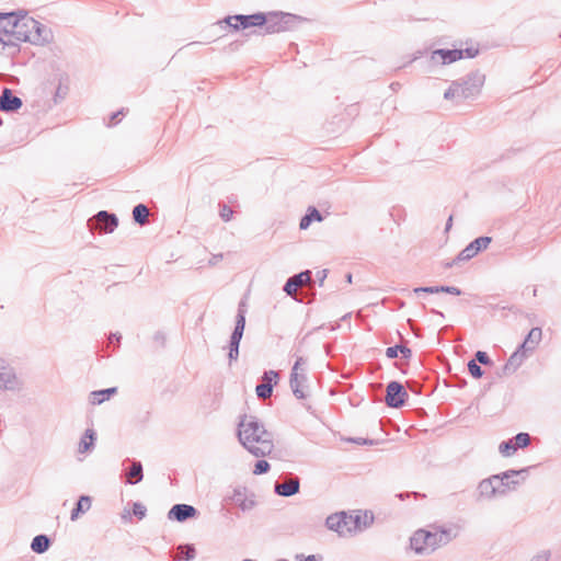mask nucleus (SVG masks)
Wrapping results in <instances>:
<instances>
[{
  "instance_id": "nucleus-10",
  "label": "nucleus",
  "mask_w": 561,
  "mask_h": 561,
  "mask_svg": "<svg viewBox=\"0 0 561 561\" xmlns=\"http://www.w3.org/2000/svg\"><path fill=\"white\" fill-rule=\"evenodd\" d=\"M118 225V218L115 214L106 210L99 211L88 221V226L91 230H99L103 233H111Z\"/></svg>"
},
{
  "instance_id": "nucleus-42",
  "label": "nucleus",
  "mask_w": 561,
  "mask_h": 561,
  "mask_svg": "<svg viewBox=\"0 0 561 561\" xmlns=\"http://www.w3.org/2000/svg\"><path fill=\"white\" fill-rule=\"evenodd\" d=\"M351 517V526L353 529V533H356L357 530L362 529V516L359 514L350 515Z\"/></svg>"
},
{
  "instance_id": "nucleus-45",
  "label": "nucleus",
  "mask_w": 561,
  "mask_h": 561,
  "mask_svg": "<svg viewBox=\"0 0 561 561\" xmlns=\"http://www.w3.org/2000/svg\"><path fill=\"white\" fill-rule=\"evenodd\" d=\"M461 51H462V58L463 57L474 58L479 54V49L473 48V47H468L466 49H461Z\"/></svg>"
},
{
  "instance_id": "nucleus-54",
  "label": "nucleus",
  "mask_w": 561,
  "mask_h": 561,
  "mask_svg": "<svg viewBox=\"0 0 561 561\" xmlns=\"http://www.w3.org/2000/svg\"><path fill=\"white\" fill-rule=\"evenodd\" d=\"M431 289H432V286H427V287H416V288H414V293H415V294H419V293H426V294H431Z\"/></svg>"
},
{
  "instance_id": "nucleus-13",
  "label": "nucleus",
  "mask_w": 561,
  "mask_h": 561,
  "mask_svg": "<svg viewBox=\"0 0 561 561\" xmlns=\"http://www.w3.org/2000/svg\"><path fill=\"white\" fill-rule=\"evenodd\" d=\"M325 526L340 536H347L353 534L351 526V517L345 512H339L331 514L325 519Z\"/></svg>"
},
{
  "instance_id": "nucleus-18",
  "label": "nucleus",
  "mask_w": 561,
  "mask_h": 561,
  "mask_svg": "<svg viewBox=\"0 0 561 561\" xmlns=\"http://www.w3.org/2000/svg\"><path fill=\"white\" fill-rule=\"evenodd\" d=\"M20 15L19 11L0 12V31L8 37L14 34L15 24Z\"/></svg>"
},
{
  "instance_id": "nucleus-57",
  "label": "nucleus",
  "mask_w": 561,
  "mask_h": 561,
  "mask_svg": "<svg viewBox=\"0 0 561 561\" xmlns=\"http://www.w3.org/2000/svg\"><path fill=\"white\" fill-rule=\"evenodd\" d=\"M351 442L356 443V444H367L368 443V440L365 438H352Z\"/></svg>"
},
{
  "instance_id": "nucleus-53",
  "label": "nucleus",
  "mask_w": 561,
  "mask_h": 561,
  "mask_svg": "<svg viewBox=\"0 0 561 561\" xmlns=\"http://www.w3.org/2000/svg\"><path fill=\"white\" fill-rule=\"evenodd\" d=\"M121 339H122V335L118 334V333H112L108 337V342L110 343H113V341H116L117 344H119L121 342Z\"/></svg>"
},
{
  "instance_id": "nucleus-37",
  "label": "nucleus",
  "mask_w": 561,
  "mask_h": 561,
  "mask_svg": "<svg viewBox=\"0 0 561 561\" xmlns=\"http://www.w3.org/2000/svg\"><path fill=\"white\" fill-rule=\"evenodd\" d=\"M270 469H271V465L266 460L260 459L254 465L253 473L254 474H264V473H267L270 471Z\"/></svg>"
},
{
  "instance_id": "nucleus-23",
  "label": "nucleus",
  "mask_w": 561,
  "mask_h": 561,
  "mask_svg": "<svg viewBox=\"0 0 561 561\" xmlns=\"http://www.w3.org/2000/svg\"><path fill=\"white\" fill-rule=\"evenodd\" d=\"M306 381L305 374L290 373L289 385L294 396L297 399H304L306 397L302 390V383Z\"/></svg>"
},
{
  "instance_id": "nucleus-43",
  "label": "nucleus",
  "mask_w": 561,
  "mask_h": 561,
  "mask_svg": "<svg viewBox=\"0 0 561 561\" xmlns=\"http://www.w3.org/2000/svg\"><path fill=\"white\" fill-rule=\"evenodd\" d=\"M440 293H446V294L456 295V296L461 295V290L458 287L445 286V285L440 286Z\"/></svg>"
},
{
  "instance_id": "nucleus-47",
  "label": "nucleus",
  "mask_w": 561,
  "mask_h": 561,
  "mask_svg": "<svg viewBox=\"0 0 561 561\" xmlns=\"http://www.w3.org/2000/svg\"><path fill=\"white\" fill-rule=\"evenodd\" d=\"M398 348L399 346H389L387 350H386V356L389 358V359H393L396 357H398Z\"/></svg>"
},
{
  "instance_id": "nucleus-48",
  "label": "nucleus",
  "mask_w": 561,
  "mask_h": 561,
  "mask_svg": "<svg viewBox=\"0 0 561 561\" xmlns=\"http://www.w3.org/2000/svg\"><path fill=\"white\" fill-rule=\"evenodd\" d=\"M304 364H305V359L302 357H297V359L291 368V373H299V369Z\"/></svg>"
},
{
  "instance_id": "nucleus-41",
  "label": "nucleus",
  "mask_w": 561,
  "mask_h": 561,
  "mask_svg": "<svg viewBox=\"0 0 561 561\" xmlns=\"http://www.w3.org/2000/svg\"><path fill=\"white\" fill-rule=\"evenodd\" d=\"M220 211L219 215L224 221H230L233 215V210L226 204H219Z\"/></svg>"
},
{
  "instance_id": "nucleus-11",
  "label": "nucleus",
  "mask_w": 561,
  "mask_h": 561,
  "mask_svg": "<svg viewBox=\"0 0 561 561\" xmlns=\"http://www.w3.org/2000/svg\"><path fill=\"white\" fill-rule=\"evenodd\" d=\"M225 501L234 503L242 512H249L256 505L255 494L245 486H237L232 494L227 496Z\"/></svg>"
},
{
  "instance_id": "nucleus-39",
  "label": "nucleus",
  "mask_w": 561,
  "mask_h": 561,
  "mask_svg": "<svg viewBox=\"0 0 561 561\" xmlns=\"http://www.w3.org/2000/svg\"><path fill=\"white\" fill-rule=\"evenodd\" d=\"M278 378H279V375L277 371L267 370V371H264V374L262 376V382L263 383H273V386H274L277 383Z\"/></svg>"
},
{
  "instance_id": "nucleus-40",
  "label": "nucleus",
  "mask_w": 561,
  "mask_h": 561,
  "mask_svg": "<svg viewBox=\"0 0 561 561\" xmlns=\"http://www.w3.org/2000/svg\"><path fill=\"white\" fill-rule=\"evenodd\" d=\"M133 514L139 519H144L146 517V514H147V508L146 506L140 503V502H135L133 504Z\"/></svg>"
},
{
  "instance_id": "nucleus-19",
  "label": "nucleus",
  "mask_w": 561,
  "mask_h": 561,
  "mask_svg": "<svg viewBox=\"0 0 561 561\" xmlns=\"http://www.w3.org/2000/svg\"><path fill=\"white\" fill-rule=\"evenodd\" d=\"M526 358V353L519 347L510 356L506 364L502 367V373L499 376H508L514 374L517 368L523 364Z\"/></svg>"
},
{
  "instance_id": "nucleus-35",
  "label": "nucleus",
  "mask_w": 561,
  "mask_h": 561,
  "mask_svg": "<svg viewBox=\"0 0 561 561\" xmlns=\"http://www.w3.org/2000/svg\"><path fill=\"white\" fill-rule=\"evenodd\" d=\"M499 451L504 457H510L513 454L517 451L516 447L514 446L513 439L503 440L499 446Z\"/></svg>"
},
{
  "instance_id": "nucleus-26",
  "label": "nucleus",
  "mask_w": 561,
  "mask_h": 561,
  "mask_svg": "<svg viewBox=\"0 0 561 561\" xmlns=\"http://www.w3.org/2000/svg\"><path fill=\"white\" fill-rule=\"evenodd\" d=\"M96 439V433L92 428H87L83 436L81 437L78 446V451L84 454L94 447Z\"/></svg>"
},
{
  "instance_id": "nucleus-52",
  "label": "nucleus",
  "mask_w": 561,
  "mask_h": 561,
  "mask_svg": "<svg viewBox=\"0 0 561 561\" xmlns=\"http://www.w3.org/2000/svg\"><path fill=\"white\" fill-rule=\"evenodd\" d=\"M411 495H412V493H409V492H407V493H399V494H397V497H399L400 500H404L407 497H410ZM413 495L415 497H419V496L423 497V496H425L424 494H420V493H416V492H413Z\"/></svg>"
},
{
  "instance_id": "nucleus-17",
  "label": "nucleus",
  "mask_w": 561,
  "mask_h": 561,
  "mask_svg": "<svg viewBox=\"0 0 561 561\" xmlns=\"http://www.w3.org/2000/svg\"><path fill=\"white\" fill-rule=\"evenodd\" d=\"M309 282H311V272L309 270H306V271H302L298 274L290 276L286 280L283 290L288 296H293L297 291L298 287H300L305 284H308Z\"/></svg>"
},
{
  "instance_id": "nucleus-61",
  "label": "nucleus",
  "mask_w": 561,
  "mask_h": 561,
  "mask_svg": "<svg viewBox=\"0 0 561 561\" xmlns=\"http://www.w3.org/2000/svg\"><path fill=\"white\" fill-rule=\"evenodd\" d=\"M467 385V381L466 379L461 378L459 381H458V386L459 387H465Z\"/></svg>"
},
{
  "instance_id": "nucleus-2",
  "label": "nucleus",
  "mask_w": 561,
  "mask_h": 561,
  "mask_svg": "<svg viewBox=\"0 0 561 561\" xmlns=\"http://www.w3.org/2000/svg\"><path fill=\"white\" fill-rule=\"evenodd\" d=\"M529 469L530 467L519 470L511 469L481 480L477 486V499L493 500L497 496H505L508 492L514 491L519 484V481L514 478L520 476L522 479L525 480Z\"/></svg>"
},
{
  "instance_id": "nucleus-46",
  "label": "nucleus",
  "mask_w": 561,
  "mask_h": 561,
  "mask_svg": "<svg viewBox=\"0 0 561 561\" xmlns=\"http://www.w3.org/2000/svg\"><path fill=\"white\" fill-rule=\"evenodd\" d=\"M407 386L412 392L416 394L421 393V385L417 381H408Z\"/></svg>"
},
{
  "instance_id": "nucleus-3",
  "label": "nucleus",
  "mask_w": 561,
  "mask_h": 561,
  "mask_svg": "<svg viewBox=\"0 0 561 561\" xmlns=\"http://www.w3.org/2000/svg\"><path fill=\"white\" fill-rule=\"evenodd\" d=\"M18 42H27L33 45H45L53 39L49 27L27 15L26 11L20 10L18 23L12 36Z\"/></svg>"
},
{
  "instance_id": "nucleus-44",
  "label": "nucleus",
  "mask_w": 561,
  "mask_h": 561,
  "mask_svg": "<svg viewBox=\"0 0 561 561\" xmlns=\"http://www.w3.org/2000/svg\"><path fill=\"white\" fill-rule=\"evenodd\" d=\"M550 559V551L543 550L536 556H534L529 561H549Z\"/></svg>"
},
{
  "instance_id": "nucleus-8",
  "label": "nucleus",
  "mask_w": 561,
  "mask_h": 561,
  "mask_svg": "<svg viewBox=\"0 0 561 561\" xmlns=\"http://www.w3.org/2000/svg\"><path fill=\"white\" fill-rule=\"evenodd\" d=\"M491 242L492 238L486 236L474 239L463 250H461L451 262H447L445 267H451L458 262L468 261L474 257L479 252L485 250Z\"/></svg>"
},
{
  "instance_id": "nucleus-14",
  "label": "nucleus",
  "mask_w": 561,
  "mask_h": 561,
  "mask_svg": "<svg viewBox=\"0 0 561 561\" xmlns=\"http://www.w3.org/2000/svg\"><path fill=\"white\" fill-rule=\"evenodd\" d=\"M4 364L5 360L0 358V390H19L21 383L14 369L11 367H7Z\"/></svg>"
},
{
  "instance_id": "nucleus-15",
  "label": "nucleus",
  "mask_w": 561,
  "mask_h": 561,
  "mask_svg": "<svg viewBox=\"0 0 561 561\" xmlns=\"http://www.w3.org/2000/svg\"><path fill=\"white\" fill-rule=\"evenodd\" d=\"M198 511L193 505L190 504H175L168 512V518L170 520H175L179 523H183L190 518H195L198 516Z\"/></svg>"
},
{
  "instance_id": "nucleus-25",
  "label": "nucleus",
  "mask_w": 561,
  "mask_h": 561,
  "mask_svg": "<svg viewBox=\"0 0 561 561\" xmlns=\"http://www.w3.org/2000/svg\"><path fill=\"white\" fill-rule=\"evenodd\" d=\"M51 545V540L47 535L41 534L33 538L31 542V549L35 553H45Z\"/></svg>"
},
{
  "instance_id": "nucleus-16",
  "label": "nucleus",
  "mask_w": 561,
  "mask_h": 561,
  "mask_svg": "<svg viewBox=\"0 0 561 561\" xmlns=\"http://www.w3.org/2000/svg\"><path fill=\"white\" fill-rule=\"evenodd\" d=\"M23 105L22 100L14 95L12 90L4 88L0 95V111L5 113H13L21 108Z\"/></svg>"
},
{
  "instance_id": "nucleus-9",
  "label": "nucleus",
  "mask_w": 561,
  "mask_h": 561,
  "mask_svg": "<svg viewBox=\"0 0 561 561\" xmlns=\"http://www.w3.org/2000/svg\"><path fill=\"white\" fill-rule=\"evenodd\" d=\"M225 22L234 31H239L240 28H248L251 26H263L264 22H266V15L262 12L249 15L237 14L227 16Z\"/></svg>"
},
{
  "instance_id": "nucleus-20",
  "label": "nucleus",
  "mask_w": 561,
  "mask_h": 561,
  "mask_svg": "<svg viewBox=\"0 0 561 561\" xmlns=\"http://www.w3.org/2000/svg\"><path fill=\"white\" fill-rule=\"evenodd\" d=\"M300 490V481L298 477L283 483L276 482L274 485V492L283 497H289L297 494Z\"/></svg>"
},
{
  "instance_id": "nucleus-30",
  "label": "nucleus",
  "mask_w": 561,
  "mask_h": 561,
  "mask_svg": "<svg viewBox=\"0 0 561 561\" xmlns=\"http://www.w3.org/2000/svg\"><path fill=\"white\" fill-rule=\"evenodd\" d=\"M116 392H117L116 387L92 391L91 392V403L92 404H101L104 401L108 400Z\"/></svg>"
},
{
  "instance_id": "nucleus-63",
  "label": "nucleus",
  "mask_w": 561,
  "mask_h": 561,
  "mask_svg": "<svg viewBox=\"0 0 561 561\" xmlns=\"http://www.w3.org/2000/svg\"><path fill=\"white\" fill-rule=\"evenodd\" d=\"M396 346H399V348H398V353H399V352L401 353V350L404 347V344H397Z\"/></svg>"
},
{
  "instance_id": "nucleus-50",
  "label": "nucleus",
  "mask_w": 561,
  "mask_h": 561,
  "mask_svg": "<svg viewBox=\"0 0 561 561\" xmlns=\"http://www.w3.org/2000/svg\"><path fill=\"white\" fill-rule=\"evenodd\" d=\"M401 356L404 359H410L412 357V351L407 345L401 350Z\"/></svg>"
},
{
  "instance_id": "nucleus-28",
  "label": "nucleus",
  "mask_w": 561,
  "mask_h": 561,
  "mask_svg": "<svg viewBox=\"0 0 561 561\" xmlns=\"http://www.w3.org/2000/svg\"><path fill=\"white\" fill-rule=\"evenodd\" d=\"M91 497L88 495H81L76 503V506L71 511L70 519L76 520L80 514L87 512L91 507Z\"/></svg>"
},
{
  "instance_id": "nucleus-33",
  "label": "nucleus",
  "mask_w": 561,
  "mask_h": 561,
  "mask_svg": "<svg viewBox=\"0 0 561 561\" xmlns=\"http://www.w3.org/2000/svg\"><path fill=\"white\" fill-rule=\"evenodd\" d=\"M255 392L259 399H268L273 393V383H259L255 387Z\"/></svg>"
},
{
  "instance_id": "nucleus-59",
  "label": "nucleus",
  "mask_w": 561,
  "mask_h": 561,
  "mask_svg": "<svg viewBox=\"0 0 561 561\" xmlns=\"http://www.w3.org/2000/svg\"><path fill=\"white\" fill-rule=\"evenodd\" d=\"M440 293V286H432L431 294H438Z\"/></svg>"
},
{
  "instance_id": "nucleus-12",
  "label": "nucleus",
  "mask_w": 561,
  "mask_h": 561,
  "mask_svg": "<svg viewBox=\"0 0 561 561\" xmlns=\"http://www.w3.org/2000/svg\"><path fill=\"white\" fill-rule=\"evenodd\" d=\"M408 399V392L403 385L399 381H390L386 388L385 402L387 407L399 409L402 408Z\"/></svg>"
},
{
  "instance_id": "nucleus-21",
  "label": "nucleus",
  "mask_w": 561,
  "mask_h": 561,
  "mask_svg": "<svg viewBox=\"0 0 561 561\" xmlns=\"http://www.w3.org/2000/svg\"><path fill=\"white\" fill-rule=\"evenodd\" d=\"M432 58L435 60L439 58L443 65L455 62L462 58L461 49H436L432 54Z\"/></svg>"
},
{
  "instance_id": "nucleus-60",
  "label": "nucleus",
  "mask_w": 561,
  "mask_h": 561,
  "mask_svg": "<svg viewBox=\"0 0 561 561\" xmlns=\"http://www.w3.org/2000/svg\"><path fill=\"white\" fill-rule=\"evenodd\" d=\"M453 216H449L447 224H446V230H449L451 227Z\"/></svg>"
},
{
  "instance_id": "nucleus-34",
  "label": "nucleus",
  "mask_w": 561,
  "mask_h": 561,
  "mask_svg": "<svg viewBox=\"0 0 561 561\" xmlns=\"http://www.w3.org/2000/svg\"><path fill=\"white\" fill-rule=\"evenodd\" d=\"M516 449L526 448L530 444V435L528 433H518L513 438Z\"/></svg>"
},
{
  "instance_id": "nucleus-4",
  "label": "nucleus",
  "mask_w": 561,
  "mask_h": 561,
  "mask_svg": "<svg viewBox=\"0 0 561 561\" xmlns=\"http://www.w3.org/2000/svg\"><path fill=\"white\" fill-rule=\"evenodd\" d=\"M484 81L485 76L482 72L479 70L471 71L466 77L453 81L445 91L444 98L446 100L476 99L481 93Z\"/></svg>"
},
{
  "instance_id": "nucleus-62",
  "label": "nucleus",
  "mask_w": 561,
  "mask_h": 561,
  "mask_svg": "<svg viewBox=\"0 0 561 561\" xmlns=\"http://www.w3.org/2000/svg\"><path fill=\"white\" fill-rule=\"evenodd\" d=\"M346 279H347V282H348V283H352V274H351V273H348V274L346 275Z\"/></svg>"
},
{
  "instance_id": "nucleus-49",
  "label": "nucleus",
  "mask_w": 561,
  "mask_h": 561,
  "mask_svg": "<svg viewBox=\"0 0 561 561\" xmlns=\"http://www.w3.org/2000/svg\"><path fill=\"white\" fill-rule=\"evenodd\" d=\"M297 561H319L316 556L310 554L308 557H304L302 554L296 556Z\"/></svg>"
},
{
  "instance_id": "nucleus-58",
  "label": "nucleus",
  "mask_w": 561,
  "mask_h": 561,
  "mask_svg": "<svg viewBox=\"0 0 561 561\" xmlns=\"http://www.w3.org/2000/svg\"><path fill=\"white\" fill-rule=\"evenodd\" d=\"M119 115H123V110H121V111H118V112H116V113H113V114H112V116H111V122H113V121L117 119V117H118Z\"/></svg>"
},
{
  "instance_id": "nucleus-1",
  "label": "nucleus",
  "mask_w": 561,
  "mask_h": 561,
  "mask_svg": "<svg viewBox=\"0 0 561 561\" xmlns=\"http://www.w3.org/2000/svg\"><path fill=\"white\" fill-rule=\"evenodd\" d=\"M237 435L240 444L255 457L268 456L274 449L272 433L254 415L240 416Z\"/></svg>"
},
{
  "instance_id": "nucleus-22",
  "label": "nucleus",
  "mask_w": 561,
  "mask_h": 561,
  "mask_svg": "<svg viewBox=\"0 0 561 561\" xmlns=\"http://www.w3.org/2000/svg\"><path fill=\"white\" fill-rule=\"evenodd\" d=\"M541 335L542 331L540 328H533L519 345V350H523L525 353L534 351L541 341Z\"/></svg>"
},
{
  "instance_id": "nucleus-6",
  "label": "nucleus",
  "mask_w": 561,
  "mask_h": 561,
  "mask_svg": "<svg viewBox=\"0 0 561 561\" xmlns=\"http://www.w3.org/2000/svg\"><path fill=\"white\" fill-rule=\"evenodd\" d=\"M245 313L247 304L241 300L238 305L234 329L229 341L228 358L230 363L236 362L239 357V346L245 329Z\"/></svg>"
},
{
  "instance_id": "nucleus-5",
  "label": "nucleus",
  "mask_w": 561,
  "mask_h": 561,
  "mask_svg": "<svg viewBox=\"0 0 561 561\" xmlns=\"http://www.w3.org/2000/svg\"><path fill=\"white\" fill-rule=\"evenodd\" d=\"M451 540L450 530L439 531L416 530L410 538V547L417 554H428Z\"/></svg>"
},
{
  "instance_id": "nucleus-38",
  "label": "nucleus",
  "mask_w": 561,
  "mask_h": 561,
  "mask_svg": "<svg viewBox=\"0 0 561 561\" xmlns=\"http://www.w3.org/2000/svg\"><path fill=\"white\" fill-rule=\"evenodd\" d=\"M476 362L480 365H484V366H491L493 364L492 359L490 358V356L488 355L486 352H483V351H478L476 354H474V358Z\"/></svg>"
},
{
  "instance_id": "nucleus-64",
  "label": "nucleus",
  "mask_w": 561,
  "mask_h": 561,
  "mask_svg": "<svg viewBox=\"0 0 561 561\" xmlns=\"http://www.w3.org/2000/svg\"><path fill=\"white\" fill-rule=\"evenodd\" d=\"M129 517H130V516H129V513H127V515H123V518H124V519H125V518H129Z\"/></svg>"
},
{
  "instance_id": "nucleus-27",
  "label": "nucleus",
  "mask_w": 561,
  "mask_h": 561,
  "mask_svg": "<svg viewBox=\"0 0 561 561\" xmlns=\"http://www.w3.org/2000/svg\"><path fill=\"white\" fill-rule=\"evenodd\" d=\"M126 474H127L128 483H130V484L139 483L144 478L141 462L137 461V460H133Z\"/></svg>"
},
{
  "instance_id": "nucleus-55",
  "label": "nucleus",
  "mask_w": 561,
  "mask_h": 561,
  "mask_svg": "<svg viewBox=\"0 0 561 561\" xmlns=\"http://www.w3.org/2000/svg\"><path fill=\"white\" fill-rule=\"evenodd\" d=\"M154 340L160 342L161 344H163L164 343V335L161 332H157L154 334Z\"/></svg>"
},
{
  "instance_id": "nucleus-36",
  "label": "nucleus",
  "mask_w": 561,
  "mask_h": 561,
  "mask_svg": "<svg viewBox=\"0 0 561 561\" xmlns=\"http://www.w3.org/2000/svg\"><path fill=\"white\" fill-rule=\"evenodd\" d=\"M468 366V371L469 374L474 378V379H480L484 371L483 369L481 368V366L476 362V359H470L467 364Z\"/></svg>"
},
{
  "instance_id": "nucleus-7",
  "label": "nucleus",
  "mask_w": 561,
  "mask_h": 561,
  "mask_svg": "<svg viewBox=\"0 0 561 561\" xmlns=\"http://www.w3.org/2000/svg\"><path fill=\"white\" fill-rule=\"evenodd\" d=\"M266 22H264V31L266 34H275L288 31L299 18L291 13L268 12L265 13Z\"/></svg>"
},
{
  "instance_id": "nucleus-51",
  "label": "nucleus",
  "mask_w": 561,
  "mask_h": 561,
  "mask_svg": "<svg viewBox=\"0 0 561 561\" xmlns=\"http://www.w3.org/2000/svg\"><path fill=\"white\" fill-rule=\"evenodd\" d=\"M327 272H328L327 270H322L317 273V278H318L320 286L323 285L324 279L327 278Z\"/></svg>"
},
{
  "instance_id": "nucleus-56",
  "label": "nucleus",
  "mask_w": 561,
  "mask_h": 561,
  "mask_svg": "<svg viewBox=\"0 0 561 561\" xmlns=\"http://www.w3.org/2000/svg\"><path fill=\"white\" fill-rule=\"evenodd\" d=\"M221 259H222V254L214 255V256L210 259L209 264H210V265H214V264H216V263H217L219 260H221Z\"/></svg>"
},
{
  "instance_id": "nucleus-32",
  "label": "nucleus",
  "mask_w": 561,
  "mask_h": 561,
  "mask_svg": "<svg viewBox=\"0 0 561 561\" xmlns=\"http://www.w3.org/2000/svg\"><path fill=\"white\" fill-rule=\"evenodd\" d=\"M178 551L181 553L180 559L191 561L196 556V549L192 543H183L178 547Z\"/></svg>"
},
{
  "instance_id": "nucleus-31",
  "label": "nucleus",
  "mask_w": 561,
  "mask_h": 561,
  "mask_svg": "<svg viewBox=\"0 0 561 561\" xmlns=\"http://www.w3.org/2000/svg\"><path fill=\"white\" fill-rule=\"evenodd\" d=\"M149 209L145 204H138L133 209L134 221L140 226L148 222Z\"/></svg>"
},
{
  "instance_id": "nucleus-29",
  "label": "nucleus",
  "mask_w": 561,
  "mask_h": 561,
  "mask_svg": "<svg viewBox=\"0 0 561 561\" xmlns=\"http://www.w3.org/2000/svg\"><path fill=\"white\" fill-rule=\"evenodd\" d=\"M20 42L13 37L8 36L7 39L2 37L0 53H5L7 56L14 57L20 53Z\"/></svg>"
},
{
  "instance_id": "nucleus-24",
  "label": "nucleus",
  "mask_w": 561,
  "mask_h": 561,
  "mask_svg": "<svg viewBox=\"0 0 561 561\" xmlns=\"http://www.w3.org/2000/svg\"><path fill=\"white\" fill-rule=\"evenodd\" d=\"M322 220H323L322 214L314 206H309L307 209V213L300 219L299 228L301 230H306L309 228L311 222H313V221L321 222Z\"/></svg>"
}]
</instances>
